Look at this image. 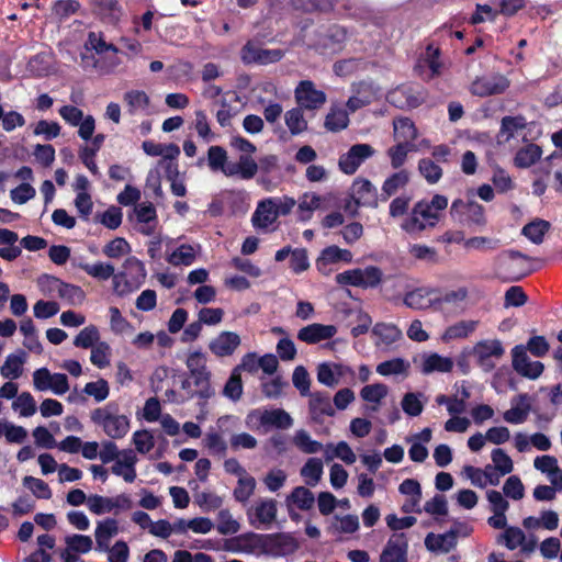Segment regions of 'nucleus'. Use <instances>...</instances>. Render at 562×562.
Wrapping results in <instances>:
<instances>
[{
    "instance_id": "obj_59",
    "label": "nucleus",
    "mask_w": 562,
    "mask_h": 562,
    "mask_svg": "<svg viewBox=\"0 0 562 562\" xmlns=\"http://www.w3.org/2000/svg\"><path fill=\"white\" fill-rule=\"evenodd\" d=\"M423 396L420 393L408 392L403 396L402 408L408 416H419L424 409V405L419 397Z\"/></svg>"
},
{
    "instance_id": "obj_24",
    "label": "nucleus",
    "mask_w": 562,
    "mask_h": 562,
    "mask_svg": "<svg viewBox=\"0 0 562 562\" xmlns=\"http://www.w3.org/2000/svg\"><path fill=\"white\" fill-rule=\"evenodd\" d=\"M273 204L274 199H266L259 202L251 217L252 225L256 228H267L278 218Z\"/></svg>"
},
{
    "instance_id": "obj_41",
    "label": "nucleus",
    "mask_w": 562,
    "mask_h": 562,
    "mask_svg": "<svg viewBox=\"0 0 562 562\" xmlns=\"http://www.w3.org/2000/svg\"><path fill=\"white\" fill-rule=\"evenodd\" d=\"M409 368V363L402 358H394L383 361L376 366V372L383 376L405 374Z\"/></svg>"
},
{
    "instance_id": "obj_11",
    "label": "nucleus",
    "mask_w": 562,
    "mask_h": 562,
    "mask_svg": "<svg viewBox=\"0 0 562 562\" xmlns=\"http://www.w3.org/2000/svg\"><path fill=\"white\" fill-rule=\"evenodd\" d=\"M38 282L43 288L56 291L61 299L72 305L80 304L85 300V292L80 286L63 282L58 278L44 276Z\"/></svg>"
},
{
    "instance_id": "obj_45",
    "label": "nucleus",
    "mask_w": 562,
    "mask_h": 562,
    "mask_svg": "<svg viewBox=\"0 0 562 562\" xmlns=\"http://www.w3.org/2000/svg\"><path fill=\"white\" fill-rule=\"evenodd\" d=\"M348 123V113L342 109H331L325 119V127L330 132L345 130Z\"/></svg>"
},
{
    "instance_id": "obj_38",
    "label": "nucleus",
    "mask_w": 562,
    "mask_h": 562,
    "mask_svg": "<svg viewBox=\"0 0 562 562\" xmlns=\"http://www.w3.org/2000/svg\"><path fill=\"white\" fill-rule=\"evenodd\" d=\"M80 8V4L76 0H58L52 8L50 16L57 22H63L70 15L75 14Z\"/></svg>"
},
{
    "instance_id": "obj_5",
    "label": "nucleus",
    "mask_w": 562,
    "mask_h": 562,
    "mask_svg": "<svg viewBox=\"0 0 562 562\" xmlns=\"http://www.w3.org/2000/svg\"><path fill=\"white\" fill-rule=\"evenodd\" d=\"M346 40V29L334 24L316 32L315 46L322 54H336L344 48Z\"/></svg>"
},
{
    "instance_id": "obj_3",
    "label": "nucleus",
    "mask_w": 562,
    "mask_h": 562,
    "mask_svg": "<svg viewBox=\"0 0 562 562\" xmlns=\"http://www.w3.org/2000/svg\"><path fill=\"white\" fill-rule=\"evenodd\" d=\"M90 417L94 424L102 426L105 435L112 439H121L128 432V417L117 414L113 405L95 408Z\"/></svg>"
},
{
    "instance_id": "obj_30",
    "label": "nucleus",
    "mask_w": 562,
    "mask_h": 562,
    "mask_svg": "<svg viewBox=\"0 0 562 562\" xmlns=\"http://www.w3.org/2000/svg\"><path fill=\"white\" fill-rule=\"evenodd\" d=\"M291 416L283 409L276 408L271 411H265L260 415V424L262 426H273L279 429H286L292 426Z\"/></svg>"
},
{
    "instance_id": "obj_42",
    "label": "nucleus",
    "mask_w": 562,
    "mask_h": 562,
    "mask_svg": "<svg viewBox=\"0 0 562 562\" xmlns=\"http://www.w3.org/2000/svg\"><path fill=\"white\" fill-rule=\"evenodd\" d=\"M418 171L430 183H437L442 177V169L434 160L423 158L418 161Z\"/></svg>"
},
{
    "instance_id": "obj_14",
    "label": "nucleus",
    "mask_w": 562,
    "mask_h": 562,
    "mask_svg": "<svg viewBox=\"0 0 562 562\" xmlns=\"http://www.w3.org/2000/svg\"><path fill=\"white\" fill-rule=\"evenodd\" d=\"M277 501L272 498L258 499L247 512L251 526L271 525L277 518Z\"/></svg>"
},
{
    "instance_id": "obj_54",
    "label": "nucleus",
    "mask_w": 562,
    "mask_h": 562,
    "mask_svg": "<svg viewBox=\"0 0 562 562\" xmlns=\"http://www.w3.org/2000/svg\"><path fill=\"white\" fill-rule=\"evenodd\" d=\"M83 393L92 396L95 402L104 401L110 394V386L106 380L99 379L95 382H88L83 387Z\"/></svg>"
},
{
    "instance_id": "obj_31",
    "label": "nucleus",
    "mask_w": 562,
    "mask_h": 562,
    "mask_svg": "<svg viewBox=\"0 0 562 562\" xmlns=\"http://www.w3.org/2000/svg\"><path fill=\"white\" fill-rule=\"evenodd\" d=\"M526 125V119L521 115L504 116L501 121V130L497 135L498 143L508 142L514 137L515 132L524 130Z\"/></svg>"
},
{
    "instance_id": "obj_37",
    "label": "nucleus",
    "mask_w": 562,
    "mask_h": 562,
    "mask_svg": "<svg viewBox=\"0 0 562 562\" xmlns=\"http://www.w3.org/2000/svg\"><path fill=\"white\" fill-rule=\"evenodd\" d=\"M335 372L338 375L341 374V366L339 364H329L327 362L321 363L317 367V380L319 383L328 386L335 387L339 383V379L336 376Z\"/></svg>"
},
{
    "instance_id": "obj_52",
    "label": "nucleus",
    "mask_w": 562,
    "mask_h": 562,
    "mask_svg": "<svg viewBox=\"0 0 562 562\" xmlns=\"http://www.w3.org/2000/svg\"><path fill=\"white\" fill-rule=\"evenodd\" d=\"M207 162L213 171L221 170L224 173V170L227 168L226 150L221 146H211L207 150Z\"/></svg>"
},
{
    "instance_id": "obj_39",
    "label": "nucleus",
    "mask_w": 562,
    "mask_h": 562,
    "mask_svg": "<svg viewBox=\"0 0 562 562\" xmlns=\"http://www.w3.org/2000/svg\"><path fill=\"white\" fill-rule=\"evenodd\" d=\"M549 222L543 220H536L524 226L522 234L533 244L539 245L543 241V236L549 231Z\"/></svg>"
},
{
    "instance_id": "obj_29",
    "label": "nucleus",
    "mask_w": 562,
    "mask_h": 562,
    "mask_svg": "<svg viewBox=\"0 0 562 562\" xmlns=\"http://www.w3.org/2000/svg\"><path fill=\"white\" fill-rule=\"evenodd\" d=\"M411 179L407 170L402 169L385 179L382 186V200L386 201L394 195L400 189L404 188Z\"/></svg>"
},
{
    "instance_id": "obj_17",
    "label": "nucleus",
    "mask_w": 562,
    "mask_h": 562,
    "mask_svg": "<svg viewBox=\"0 0 562 562\" xmlns=\"http://www.w3.org/2000/svg\"><path fill=\"white\" fill-rule=\"evenodd\" d=\"M438 293L439 290L435 288H417L405 294L404 304L413 310L438 308V300H436Z\"/></svg>"
},
{
    "instance_id": "obj_33",
    "label": "nucleus",
    "mask_w": 562,
    "mask_h": 562,
    "mask_svg": "<svg viewBox=\"0 0 562 562\" xmlns=\"http://www.w3.org/2000/svg\"><path fill=\"white\" fill-rule=\"evenodd\" d=\"M300 474L305 479V483L314 487L318 484L323 475V462L318 458H310L302 467Z\"/></svg>"
},
{
    "instance_id": "obj_18",
    "label": "nucleus",
    "mask_w": 562,
    "mask_h": 562,
    "mask_svg": "<svg viewBox=\"0 0 562 562\" xmlns=\"http://www.w3.org/2000/svg\"><path fill=\"white\" fill-rule=\"evenodd\" d=\"M336 333L337 328L334 325L313 323L301 328L297 333V338L301 341L312 345L330 339L336 335Z\"/></svg>"
},
{
    "instance_id": "obj_55",
    "label": "nucleus",
    "mask_w": 562,
    "mask_h": 562,
    "mask_svg": "<svg viewBox=\"0 0 562 562\" xmlns=\"http://www.w3.org/2000/svg\"><path fill=\"white\" fill-rule=\"evenodd\" d=\"M23 485L27 487L37 498L49 499L52 491L46 482L34 476H25Z\"/></svg>"
},
{
    "instance_id": "obj_4",
    "label": "nucleus",
    "mask_w": 562,
    "mask_h": 562,
    "mask_svg": "<svg viewBox=\"0 0 562 562\" xmlns=\"http://www.w3.org/2000/svg\"><path fill=\"white\" fill-rule=\"evenodd\" d=\"M450 215L462 226L483 227L486 224L484 207L475 201L456 200L450 207Z\"/></svg>"
},
{
    "instance_id": "obj_13",
    "label": "nucleus",
    "mask_w": 562,
    "mask_h": 562,
    "mask_svg": "<svg viewBox=\"0 0 562 562\" xmlns=\"http://www.w3.org/2000/svg\"><path fill=\"white\" fill-rule=\"evenodd\" d=\"M438 221V214L428 202L419 201L415 204L412 217L407 221L403 228L407 232L423 231L427 225L434 226Z\"/></svg>"
},
{
    "instance_id": "obj_43",
    "label": "nucleus",
    "mask_w": 562,
    "mask_h": 562,
    "mask_svg": "<svg viewBox=\"0 0 562 562\" xmlns=\"http://www.w3.org/2000/svg\"><path fill=\"white\" fill-rule=\"evenodd\" d=\"M372 333L387 346L402 338V331L393 324L378 323Z\"/></svg>"
},
{
    "instance_id": "obj_50",
    "label": "nucleus",
    "mask_w": 562,
    "mask_h": 562,
    "mask_svg": "<svg viewBox=\"0 0 562 562\" xmlns=\"http://www.w3.org/2000/svg\"><path fill=\"white\" fill-rule=\"evenodd\" d=\"M293 442L304 453H316L323 448V445L319 441L313 440L304 429L296 431Z\"/></svg>"
},
{
    "instance_id": "obj_32",
    "label": "nucleus",
    "mask_w": 562,
    "mask_h": 562,
    "mask_svg": "<svg viewBox=\"0 0 562 562\" xmlns=\"http://www.w3.org/2000/svg\"><path fill=\"white\" fill-rule=\"evenodd\" d=\"M453 368V361L451 358L442 357L438 353H431L427 356L423 361L422 372L429 374L435 371L437 372H450Z\"/></svg>"
},
{
    "instance_id": "obj_27",
    "label": "nucleus",
    "mask_w": 562,
    "mask_h": 562,
    "mask_svg": "<svg viewBox=\"0 0 562 562\" xmlns=\"http://www.w3.org/2000/svg\"><path fill=\"white\" fill-rule=\"evenodd\" d=\"M25 360L26 353L24 351L9 355L0 368L1 375L5 379L12 380L20 378L23 373V364Z\"/></svg>"
},
{
    "instance_id": "obj_47",
    "label": "nucleus",
    "mask_w": 562,
    "mask_h": 562,
    "mask_svg": "<svg viewBox=\"0 0 562 562\" xmlns=\"http://www.w3.org/2000/svg\"><path fill=\"white\" fill-rule=\"evenodd\" d=\"M125 277L130 276L133 283H142L146 278L144 263L135 257L126 258L123 263Z\"/></svg>"
},
{
    "instance_id": "obj_19",
    "label": "nucleus",
    "mask_w": 562,
    "mask_h": 562,
    "mask_svg": "<svg viewBox=\"0 0 562 562\" xmlns=\"http://www.w3.org/2000/svg\"><path fill=\"white\" fill-rule=\"evenodd\" d=\"M530 411V396L527 393H522L512 400V407L503 414V418L509 424H522L527 420Z\"/></svg>"
},
{
    "instance_id": "obj_15",
    "label": "nucleus",
    "mask_w": 562,
    "mask_h": 562,
    "mask_svg": "<svg viewBox=\"0 0 562 562\" xmlns=\"http://www.w3.org/2000/svg\"><path fill=\"white\" fill-rule=\"evenodd\" d=\"M408 541L405 533H393L380 554V562H407Z\"/></svg>"
},
{
    "instance_id": "obj_20",
    "label": "nucleus",
    "mask_w": 562,
    "mask_h": 562,
    "mask_svg": "<svg viewBox=\"0 0 562 562\" xmlns=\"http://www.w3.org/2000/svg\"><path fill=\"white\" fill-rule=\"evenodd\" d=\"M241 340L234 331H222L209 344V349L217 357L232 356L239 347Z\"/></svg>"
},
{
    "instance_id": "obj_7",
    "label": "nucleus",
    "mask_w": 562,
    "mask_h": 562,
    "mask_svg": "<svg viewBox=\"0 0 562 562\" xmlns=\"http://www.w3.org/2000/svg\"><path fill=\"white\" fill-rule=\"evenodd\" d=\"M375 150L370 144L352 145L346 154L339 157V169L346 175H353L363 161L371 158Z\"/></svg>"
},
{
    "instance_id": "obj_26",
    "label": "nucleus",
    "mask_w": 562,
    "mask_h": 562,
    "mask_svg": "<svg viewBox=\"0 0 562 562\" xmlns=\"http://www.w3.org/2000/svg\"><path fill=\"white\" fill-rule=\"evenodd\" d=\"M356 205H366L375 202L376 190L371 181L367 179H357L352 184Z\"/></svg>"
},
{
    "instance_id": "obj_51",
    "label": "nucleus",
    "mask_w": 562,
    "mask_h": 562,
    "mask_svg": "<svg viewBox=\"0 0 562 562\" xmlns=\"http://www.w3.org/2000/svg\"><path fill=\"white\" fill-rule=\"evenodd\" d=\"M100 335L97 326L89 325L85 327L74 339V345L79 348H92L99 340Z\"/></svg>"
},
{
    "instance_id": "obj_21",
    "label": "nucleus",
    "mask_w": 562,
    "mask_h": 562,
    "mask_svg": "<svg viewBox=\"0 0 562 562\" xmlns=\"http://www.w3.org/2000/svg\"><path fill=\"white\" fill-rule=\"evenodd\" d=\"M310 400V414L315 422H321L323 416H334L335 409L330 403L328 393L314 392L307 394Z\"/></svg>"
},
{
    "instance_id": "obj_60",
    "label": "nucleus",
    "mask_w": 562,
    "mask_h": 562,
    "mask_svg": "<svg viewBox=\"0 0 562 562\" xmlns=\"http://www.w3.org/2000/svg\"><path fill=\"white\" fill-rule=\"evenodd\" d=\"M81 269L89 276L100 279L108 280L114 274V266L111 263L97 262L94 265H81Z\"/></svg>"
},
{
    "instance_id": "obj_1",
    "label": "nucleus",
    "mask_w": 562,
    "mask_h": 562,
    "mask_svg": "<svg viewBox=\"0 0 562 562\" xmlns=\"http://www.w3.org/2000/svg\"><path fill=\"white\" fill-rule=\"evenodd\" d=\"M530 258L517 250H505L494 259L496 276L508 282H516L528 276L531 270L526 266Z\"/></svg>"
},
{
    "instance_id": "obj_63",
    "label": "nucleus",
    "mask_w": 562,
    "mask_h": 562,
    "mask_svg": "<svg viewBox=\"0 0 562 562\" xmlns=\"http://www.w3.org/2000/svg\"><path fill=\"white\" fill-rule=\"evenodd\" d=\"M423 510L434 516H446L448 514V502L446 496L442 494H436L430 501L425 503Z\"/></svg>"
},
{
    "instance_id": "obj_58",
    "label": "nucleus",
    "mask_w": 562,
    "mask_h": 562,
    "mask_svg": "<svg viewBox=\"0 0 562 562\" xmlns=\"http://www.w3.org/2000/svg\"><path fill=\"white\" fill-rule=\"evenodd\" d=\"M194 249L190 245H181L168 258L169 263L173 266H190L194 261Z\"/></svg>"
},
{
    "instance_id": "obj_48",
    "label": "nucleus",
    "mask_w": 562,
    "mask_h": 562,
    "mask_svg": "<svg viewBox=\"0 0 562 562\" xmlns=\"http://www.w3.org/2000/svg\"><path fill=\"white\" fill-rule=\"evenodd\" d=\"M223 394L233 402L240 400L243 395V382L241 374L238 373L237 370L233 369L231 376L224 385Z\"/></svg>"
},
{
    "instance_id": "obj_36",
    "label": "nucleus",
    "mask_w": 562,
    "mask_h": 562,
    "mask_svg": "<svg viewBox=\"0 0 562 562\" xmlns=\"http://www.w3.org/2000/svg\"><path fill=\"white\" fill-rule=\"evenodd\" d=\"M256 486L257 482L254 476L248 474L239 477L233 493L234 498L241 504L247 503L255 493Z\"/></svg>"
},
{
    "instance_id": "obj_16",
    "label": "nucleus",
    "mask_w": 562,
    "mask_h": 562,
    "mask_svg": "<svg viewBox=\"0 0 562 562\" xmlns=\"http://www.w3.org/2000/svg\"><path fill=\"white\" fill-rule=\"evenodd\" d=\"M249 536L259 538V536L255 533H250ZM260 538H265V544L276 555H288L299 549V542L291 533L280 532L260 536Z\"/></svg>"
},
{
    "instance_id": "obj_28",
    "label": "nucleus",
    "mask_w": 562,
    "mask_h": 562,
    "mask_svg": "<svg viewBox=\"0 0 562 562\" xmlns=\"http://www.w3.org/2000/svg\"><path fill=\"white\" fill-rule=\"evenodd\" d=\"M93 12L109 23H115L121 16L117 0H92Z\"/></svg>"
},
{
    "instance_id": "obj_56",
    "label": "nucleus",
    "mask_w": 562,
    "mask_h": 562,
    "mask_svg": "<svg viewBox=\"0 0 562 562\" xmlns=\"http://www.w3.org/2000/svg\"><path fill=\"white\" fill-rule=\"evenodd\" d=\"M321 205V196L316 194H304L299 203V218L301 221H308L312 217L314 210Z\"/></svg>"
},
{
    "instance_id": "obj_25",
    "label": "nucleus",
    "mask_w": 562,
    "mask_h": 562,
    "mask_svg": "<svg viewBox=\"0 0 562 562\" xmlns=\"http://www.w3.org/2000/svg\"><path fill=\"white\" fill-rule=\"evenodd\" d=\"M352 254L348 249H341L338 246H328L322 250L321 256L316 260V266L319 271L330 263L339 261L350 262Z\"/></svg>"
},
{
    "instance_id": "obj_49",
    "label": "nucleus",
    "mask_w": 562,
    "mask_h": 562,
    "mask_svg": "<svg viewBox=\"0 0 562 562\" xmlns=\"http://www.w3.org/2000/svg\"><path fill=\"white\" fill-rule=\"evenodd\" d=\"M389 387L383 383H374L366 385L360 391L363 401L374 404L380 402L387 395Z\"/></svg>"
},
{
    "instance_id": "obj_6",
    "label": "nucleus",
    "mask_w": 562,
    "mask_h": 562,
    "mask_svg": "<svg viewBox=\"0 0 562 562\" xmlns=\"http://www.w3.org/2000/svg\"><path fill=\"white\" fill-rule=\"evenodd\" d=\"M504 352L502 342L497 339L480 341L473 348V355L476 358L477 364L485 372H490L495 368L496 360H499Z\"/></svg>"
},
{
    "instance_id": "obj_61",
    "label": "nucleus",
    "mask_w": 562,
    "mask_h": 562,
    "mask_svg": "<svg viewBox=\"0 0 562 562\" xmlns=\"http://www.w3.org/2000/svg\"><path fill=\"white\" fill-rule=\"evenodd\" d=\"M119 460L125 465L124 481L127 483L134 482L136 479L135 464L137 457L132 449H125L120 451Z\"/></svg>"
},
{
    "instance_id": "obj_35",
    "label": "nucleus",
    "mask_w": 562,
    "mask_h": 562,
    "mask_svg": "<svg viewBox=\"0 0 562 562\" xmlns=\"http://www.w3.org/2000/svg\"><path fill=\"white\" fill-rule=\"evenodd\" d=\"M288 503L296 505L301 510H308L315 503L314 494L305 486H296L286 497Z\"/></svg>"
},
{
    "instance_id": "obj_57",
    "label": "nucleus",
    "mask_w": 562,
    "mask_h": 562,
    "mask_svg": "<svg viewBox=\"0 0 562 562\" xmlns=\"http://www.w3.org/2000/svg\"><path fill=\"white\" fill-rule=\"evenodd\" d=\"M67 549L75 553H87L92 549L93 541L89 536L72 535L65 539Z\"/></svg>"
},
{
    "instance_id": "obj_34",
    "label": "nucleus",
    "mask_w": 562,
    "mask_h": 562,
    "mask_svg": "<svg viewBox=\"0 0 562 562\" xmlns=\"http://www.w3.org/2000/svg\"><path fill=\"white\" fill-rule=\"evenodd\" d=\"M542 150L540 146L536 144H529L520 148L515 156V165L518 168H528L532 166L538 159H540Z\"/></svg>"
},
{
    "instance_id": "obj_40",
    "label": "nucleus",
    "mask_w": 562,
    "mask_h": 562,
    "mask_svg": "<svg viewBox=\"0 0 562 562\" xmlns=\"http://www.w3.org/2000/svg\"><path fill=\"white\" fill-rule=\"evenodd\" d=\"M387 100L396 108H417L420 100L406 89H396L389 93Z\"/></svg>"
},
{
    "instance_id": "obj_64",
    "label": "nucleus",
    "mask_w": 562,
    "mask_h": 562,
    "mask_svg": "<svg viewBox=\"0 0 562 562\" xmlns=\"http://www.w3.org/2000/svg\"><path fill=\"white\" fill-rule=\"evenodd\" d=\"M293 385L300 391L302 396L310 394L311 379L307 370L303 366L294 369L292 375Z\"/></svg>"
},
{
    "instance_id": "obj_9",
    "label": "nucleus",
    "mask_w": 562,
    "mask_h": 562,
    "mask_svg": "<svg viewBox=\"0 0 562 562\" xmlns=\"http://www.w3.org/2000/svg\"><path fill=\"white\" fill-rule=\"evenodd\" d=\"M513 368L521 376L536 380L538 379L543 370L544 366L540 361H531L527 355L526 347L524 345H517L512 349Z\"/></svg>"
},
{
    "instance_id": "obj_44",
    "label": "nucleus",
    "mask_w": 562,
    "mask_h": 562,
    "mask_svg": "<svg viewBox=\"0 0 562 562\" xmlns=\"http://www.w3.org/2000/svg\"><path fill=\"white\" fill-rule=\"evenodd\" d=\"M476 321H461L449 326L443 335L445 339H460L468 337L476 328Z\"/></svg>"
},
{
    "instance_id": "obj_23",
    "label": "nucleus",
    "mask_w": 562,
    "mask_h": 562,
    "mask_svg": "<svg viewBox=\"0 0 562 562\" xmlns=\"http://www.w3.org/2000/svg\"><path fill=\"white\" fill-rule=\"evenodd\" d=\"M258 171V164L248 155H241L236 164L227 165L224 175L233 177L239 175L241 179H252Z\"/></svg>"
},
{
    "instance_id": "obj_10",
    "label": "nucleus",
    "mask_w": 562,
    "mask_h": 562,
    "mask_svg": "<svg viewBox=\"0 0 562 562\" xmlns=\"http://www.w3.org/2000/svg\"><path fill=\"white\" fill-rule=\"evenodd\" d=\"M509 87V80L502 74H491L476 78L471 85V92L479 97L501 94Z\"/></svg>"
},
{
    "instance_id": "obj_46",
    "label": "nucleus",
    "mask_w": 562,
    "mask_h": 562,
    "mask_svg": "<svg viewBox=\"0 0 562 562\" xmlns=\"http://www.w3.org/2000/svg\"><path fill=\"white\" fill-rule=\"evenodd\" d=\"M303 108H294L285 113V124L291 134L297 135L307 128V122L303 116Z\"/></svg>"
},
{
    "instance_id": "obj_12",
    "label": "nucleus",
    "mask_w": 562,
    "mask_h": 562,
    "mask_svg": "<svg viewBox=\"0 0 562 562\" xmlns=\"http://www.w3.org/2000/svg\"><path fill=\"white\" fill-rule=\"evenodd\" d=\"M284 56L281 49H267L249 41L241 49V59L245 64L267 65L277 63Z\"/></svg>"
},
{
    "instance_id": "obj_2",
    "label": "nucleus",
    "mask_w": 562,
    "mask_h": 562,
    "mask_svg": "<svg viewBox=\"0 0 562 562\" xmlns=\"http://www.w3.org/2000/svg\"><path fill=\"white\" fill-rule=\"evenodd\" d=\"M206 362V356L201 351L189 353L186 360L190 378L198 387L196 392H191V397L199 396L200 398L207 400L214 395L211 386V371L207 369Z\"/></svg>"
},
{
    "instance_id": "obj_8",
    "label": "nucleus",
    "mask_w": 562,
    "mask_h": 562,
    "mask_svg": "<svg viewBox=\"0 0 562 562\" xmlns=\"http://www.w3.org/2000/svg\"><path fill=\"white\" fill-rule=\"evenodd\" d=\"M295 101L305 110H317L326 103V93L315 88L311 80H302L294 91Z\"/></svg>"
},
{
    "instance_id": "obj_62",
    "label": "nucleus",
    "mask_w": 562,
    "mask_h": 562,
    "mask_svg": "<svg viewBox=\"0 0 562 562\" xmlns=\"http://www.w3.org/2000/svg\"><path fill=\"white\" fill-rule=\"evenodd\" d=\"M493 467L498 469L501 474H509L514 470V463L510 457L501 448H496L491 454Z\"/></svg>"
},
{
    "instance_id": "obj_22",
    "label": "nucleus",
    "mask_w": 562,
    "mask_h": 562,
    "mask_svg": "<svg viewBox=\"0 0 562 562\" xmlns=\"http://www.w3.org/2000/svg\"><path fill=\"white\" fill-rule=\"evenodd\" d=\"M457 535L458 530L456 529H450L442 535L429 532L425 538V547L431 552L442 551L447 553L456 547Z\"/></svg>"
},
{
    "instance_id": "obj_53",
    "label": "nucleus",
    "mask_w": 562,
    "mask_h": 562,
    "mask_svg": "<svg viewBox=\"0 0 562 562\" xmlns=\"http://www.w3.org/2000/svg\"><path fill=\"white\" fill-rule=\"evenodd\" d=\"M12 408L20 411L21 416L29 417L35 414L36 403L31 393L22 392L12 403Z\"/></svg>"
}]
</instances>
